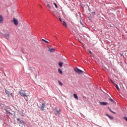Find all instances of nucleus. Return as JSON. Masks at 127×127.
<instances>
[{"label": "nucleus", "instance_id": "obj_4", "mask_svg": "<svg viewBox=\"0 0 127 127\" xmlns=\"http://www.w3.org/2000/svg\"><path fill=\"white\" fill-rule=\"evenodd\" d=\"M11 22H13L14 24L17 26L18 25V20L15 19V18H13V20H11Z\"/></svg>", "mask_w": 127, "mask_h": 127}, {"label": "nucleus", "instance_id": "obj_32", "mask_svg": "<svg viewBox=\"0 0 127 127\" xmlns=\"http://www.w3.org/2000/svg\"><path fill=\"white\" fill-rule=\"evenodd\" d=\"M106 116H107V117H108L109 114H106Z\"/></svg>", "mask_w": 127, "mask_h": 127}, {"label": "nucleus", "instance_id": "obj_17", "mask_svg": "<svg viewBox=\"0 0 127 127\" xmlns=\"http://www.w3.org/2000/svg\"><path fill=\"white\" fill-rule=\"evenodd\" d=\"M42 41H44V42H46V43H49V42L45 40H44V39H42Z\"/></svg>", "mask_w": 127, "mask_h": 127}, {"label": "nucleus", "instance_id": "obj_30", "mask_svg": "<svg viewBox=\"0 0 127 127\" xmlns=\"http://www.w3.org/2000/svg\"><path fill=\"white\" fill-rule=\"evenodd\" d=\"M17 121H18V122H20V119H19V118H18V119H17Z\"/></svg>", "mask_w": 127, "mask_h": 127}, {"label": "nucleus", "instance_id": "obj_11", "mask_svg": "<svg viewBox=\"0 0 127 127\" xmlns=\"http://www.w3.org/2000/svg\"><path fill=\"white\" fill-rule=\"evenodd\" d=\"M73 97H74V98H75V99H76V100H79L77 94H73Z\"/></svg>", "mask_w": 127, "mask_h": 127}, {"label": "nucleus", "instance_id": "obj_27", "mask_svg": "<svg viewBox=\"0 0 127 127\" xmlns=\"http://www.w3.org/2000/svg\"><path fill=\"white\" fill-rule=\"evenodd\" d=\"M53 15H54V16H56V14H55V12H53Z\"/></svg>", "mask_w": 127, "mask_h": 127}, {"label": "nucleus", "instance_id": "obj_28", "mask_svg": "<svg viewBox=\"0 0 127 127\" xmlns=\"http://www.w3.org/2000/svg\"><path fill=\"white\" fill-rule=\"evenodd\" d=\"M110 81L111 82V83H112V84H114V81H113V80L110 79Z\"/></svg>", "mask_w": 127, "mask_h": 127}, {"label": "nucleus", "instance_id": "obj_20", "mask_svg": "<svg viewBox=\"0 0 127 127\" xmlns=\"http://www.w3.org/2000/svg\"><path fill=\"white\" fill-rule=\"evenodd\" d=\"M47 6H48L49 7V8H50V9H51V7L50 6V4H48Z\"/></svg>", "mask_w": 127, "mask_h": 127}, {"label": "nucleus", "instance_id": "obj_6", "mask_svg": "<svg viewBox=\"0 0 127 127\" xmlns=\"http://www.w3.org/2000/svg\"><path fill=\"white\" fill-rule=\"evenodd\" d=\"M44 108H45V104H42V106H41L40 109L41 111H44Z\"/></svg>", "mask_w": 127, "mask_h": 127}, {"label": "nucleus", "instance_id": "obj_23", "mask_svg": "<svg viewBox=\"0 0 127 127\" xmlns=\"http://www.w3.org/2000/svg\"><path fill=\"white\" fill-rule=\"evenodd\" d=\"M109 101H110V102H114V100H113V99H112V98H110L109 99Z\"/></svg>", "mask_w": 127, "mask_h": 127}, {"label": "nucleus", "instance_id": "obj_31", "mask_svg": "<svg viewBox=\"0 0 127 127\" xmlns=\"http://www.w3.org/2000/svg\"><path fill=\"white\" fill-rule=\"evenodd\" d=\"M59 20L62 22V20L61 19V18H59Z\"/></svg>", "mask_w": 127, "mask_h": 127}, {"label": "nucleus", "instance_id": "obj_22", "mask_svg": "<svg viewBox=\"0 0 127 127\" xmlns=\"http://www.w3.org/2000/svg\"><path fill=\"white\" fill-rule=\"evenodd\" d=\"M109 118V119H110V120H114V117L112 116H110Z\"/></svg>", "mask_w": 127, "mask_h": 127}, {"label": "nucleus", "instance_id": "obj_16", "mask_svg": "<svg viewBox=\"0 0 127 127\" xmlns=\"http://www.w3.org/2000/svg\"><path fill=\"white\" fill-rule=\"evenodd\" d=\"M49 51H50V52H53L54 51V49H49Z\"/></svg>", "mask_w": 127, "mask_h": 127}, {"label": "nucleus", "instance_id": "obj_8", "mask_svg": "<svg viewBox=\"0 0 127 127\" xmlns=\"http://www.w3.org/2000/svg\"><path fill=\"white\" fill-rule=\"evenodd\" d=\"M2 21H3V17H2V15H0V23H2Z\"/></svg>", "mask_w": 127, "mask_h": 127}, {"label": "nucleus", "instance_id": "obj_19", "mask_svg": "<svg viewBox=\"0 0 127 127\" xmlns=\"http://www.w3.org/2000/svg\"><path fill=\"white\" fill-rule=\"evenodd\" d=\"M109 109L110 110V112L111 113H113V114H116V112H114V111H112V109H111L110 108H109Z\"/></svg>", "mask_w": 127, "mask_h": 127}, {"label": "nucleus", "instance_id": "obj_13", "mask_svg": "<svg viewBox=\"0 0 127 127\" xmlns=\"http://www.w3.org/2000/svg\"><path fill=\"white\" fill-rule=\"evenodd\" d=\"M62 24H63L64 26H65L66 27H67V24H66V22H65V21H63V23H62Z\"/></svg>", "mask_w": 127, "mask_h": 127}, {"label": "nucleus", "instance_id": "obj_25", "mask_svg": "<svg viewBox=\"0 0 127 127\" xmlns=\"http://www.w3.org/2000/svg\"><path fill=\"white\" fill-rule=\"evenodd\" d=\"M5 110L6 111V113H9V114H10V112L8 111L7 110L5 109Z\"/></svg>", "mask_w": 127, "mask_h": 127}, {"label": "nucleus", "instance_id": "obj_7", "mask_svg": "<svg viewBox=\"0 0 127 127\" xmlns=\"http://www.w3.org/2000/svg\"><path fill=\"white\" fill-rule=\"evenodd\" d=\"M3 36H4V37H5V38L7 40H9V34H4Z\"/></svg>", "mask_w": 127, "mask_h": 127}, {"label": "nucleus", "instance_id": "obj_18", "mask_svg": "<svg viewBox=\"0 0 127 127\" xmlns=\"http://www.w3.org/2000/svg\"><path fill=\"white\" fill-rule=\"evenodd\" d=\"M116 87L117 88V89L118 91H120V88H119V86H118V85L117 84H116Z\"/></svg>", "mask_w": 127, "mask_h": 127}, {"label": "nucleus", "instance_id": "obj_24", "mask_svg": "<svg viewBox=\"0 0 127 127\" xmlns=\"http://www.w3.org/2000/svg\"><path fill=\"white\" fill-rule=\"evenodd\" d=\"M124 119L125 120V121H126V122H127V117H124Z\"/></svg>", "mask_w": 127, "mask_h": 127}, {"label": "nucleus", "instance_id": "obj_3", "mask_svg": "<svg viewBox=\"0 0 127 127\" xmlns=\"http://www.w3.org/2000/svg\"><path fill=\"white\" fill-rule=\"evenodd\" d=\"M74 70L75 72L77 73V74H83V73H84L83 71H82V70H81L77 67L74 68Z\"/></svg>", "mask_w": 127, "mask_h": 127}, {"label": "nucleus", "instance_id": "obj_34", "mask_svg": "<svg viewBox=\"0 0 127 127\" xmlns=\"http://www.w3.org/2000/svg\"><path fill=\"white\" fill-rule=\"evenodd\" d=\"M93 13H96V12H94Z\"/></svg>", "mask_w": 127, "mask_h": 127}, {"label": "nucleus", "instance_id": "obj_12", "mask_svg": "<svg viewBox=\"0 0 127 127\" xmlns=\"http://www.w3.org/2000/svg\"><path fill=\"white\" fill-rule=\"evenodd\" d=\"M59 65L60 67H62V66H63V63H61V62L59 63Z\"/></svg>", "mask_w": 127, "mask_h": 127}, {"label": "nucleus", "instance_id": "obj_9", "mask_svg": "<svg viewBox=\"0 0 127 127\" xmlns=\"http://www.w3.org/2000/svg\"><path fill=\"white\" fill-rule=\"evenodd\" d=\"M100 104L101 105V106H107L108 105L107 102H100Z\"/></svg>", "mask_w": 127, "mask_h": 127}, {"label": "nucleus", "instance_id": "obj_15", "mask_svg": "<svg viewBox=\"0 0 127 127\" xmlns=\"http://www.w3.org/2000/svg\"><path fill=\"white\" fill-rule=\"evenodd\" d=\"M18 112L20 113V114L21 115V116H22V117H24V115H23V113H22V112L18 111Z\"/></svg>", "mask_w": 127, "mask_h": 127}, {"label": "nucleus", "instance_id": "obj_5", "mask_svg": "<svg viewBox=\"0 0 127 127\" xmlns=\"http://www.w3.org/2000/svg\"><path fill=\"white\" fill-rule=\"evenodd\" d=\"M5 92L7 95H8V97H9V98L12 97V93L10 92V91H8L6 89H5Z\"/></svg>", "mask_w": 127, "mask_h": 127}, {"label": "nucleus", "instance_id": "obj_14", "mask_svg": "<svg viewBox=\"0 0 127 127\" xmlns=\"http://www.w3.org/2000/svg\"><path fill=\"white\" fill-rule=\"evenodd\" d=\"M58 83L60 86H63V83H62L60 80H58Z\"/></svg>", "mask_w": 127, "mask_h": 127}, {"label": "nucleus", "instance_id": "obj_10", "mask_svg": "<svg viewBox=\"0 0 127 127\" xmlns=\"http://www.w3.org/2000/svg\"><path fill=\"white\" fill-rule=\"evenodd\" d=\"M58 72L60 74H61V75H62L63 74V71H62V70H61V69L60 68L58 69Z\"/></svg>", "mask_w": 127, "mask_h": 127}, {"label": "nucleus", "instance_id": "obj_29", "mask_svg": "<svg viewBox=\"0 0 127 127\" xmlns=\"http://www.w3.org/2000/svg\"><path fill=\"white\" fill-rule=\"evenodd\" d=\"M89 53L90 54H92L93 53H92V52H91V51H89Z\"/></svg>", "mask_w": 127, "mask_h": 127}, {"label": "nucleus", "instance_id": "obj_21", "mask_svg": "<svg viewBox=\"0 0 127 127\" xmlns=\"http://www.w3.org/2000/svg\"><path fill=\"white\" fill-rule=\"evenodd\" d=\"M54 5L57 8H58V6H57V4H56V3H54Z\"/></svg>", "mask_w": 127, "mask_h": 127}, {"label": "nucleus", "instance_id": "obj_33", "mask_svg": "<svg viewBox=\"0 0 127 127\" xmlns=\"http://www.w3.org/2000/svg\"><path fill=\"white\" fill-rule=\"evenodd\" d=\"M110 116H109V115L108 116V118H109Z\"/></svg>", "mask_w": 127, "mask_h": 127}, {"label": "nucleus", "instance_id": "obj_26", "mask_svg": "<svg viewBox=\"0 0 127 127\" xmlns=\"http://www.w3.org/2000/svg\"><path fill=\"white\" fill-rule=\"evenodd\" d=\"M20 123H21V124L22 125H23V124H24V122H22V121H20Z\"/></svg>", "mask_w": 127, "mask_h": 127}, {"label": "nucleus", "instance_id": "obj_1", "mask_svg": "<svg viewBox=\"0 0 127 127\" xmlns=\"http://www.w3.org/2000/svg\"><path fill=\"white\" fill-rule=\"evenodd\" d=\"M53 111H56L55 112V114L56 115V116H60V112H61V110L60 109H58L57 108H53Z\"/></svg>", "mask_w": 127, "mask_h": 127}, {"label": "nucleus", "instance_id": "obj_2", "mask_svg": "<svg viewBox=\"0 0 127 127\" xmlns=\"http://www.w3.org/2000/svg\"><path fill=\"white\" fill-rule=\"evenodd\" d=\"M19 93L22 97H27V94L25 93V91H19Z\"/></svg>", "mask_w": 127, "mask_h": 127}]
</instances>
